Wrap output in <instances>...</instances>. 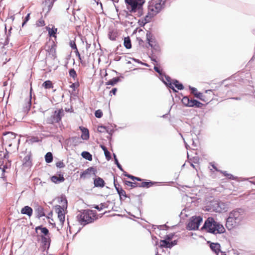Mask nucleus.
<instances>
[{"mask_svg": "<svg viewBox=\"0 0 255 255\" xmlns=\"http://www.w3.org/2000/svg\"><path fill=\"white\" fill-rule=\"evenodd\" d=\"M202 230H205L207 232L216 235L222 234L225 232L224 226L215 221L212 217H209L205 222Z\"/></svg>", "mask_w": 255, "mask_h": 255, "instance_id": "f03ea898", "label": "nucleus"}, {"mask_svg": "<svg viewBox=\"0 0 255 255\" xmlns=\"http://www.w3.org/2000/svg\"><path fill=\"white\" fill-rule=\"evenodd\" d=\"M108 36L112 40H116L117 37V33L114 31H111L109 32Z\"/></svg>", "mask_w": 255, "mask_h": 255, "instance_id": "473e14b6", "label": "nucleus"}, {"mask_svg": "<svg viewBox=\"0 0 255 255\" xmlns=\"http://www.w3.org/2000/svg\"><path fill=\"white\" fill-rule=\"evenodd\" d=\"M38 25L39 26H43L45 25V23H44V21L42 19H39L38 21Z\"/></svg>", "mask_w": 255, "mask_h": 255, "instance_id": "e2e57ef3", "label": "nucleus"}, {"mask_svg": "<svg viewBox=\"0 0 255 255\" xmlns=\"http://www.w3.org/2000/svg\"><path fill=\"white\" fill-rule=\"evenodd\" d=\"M244 218V211L242 209H237L231 212L227 219L226 226L228 229L238 226Z\"/></svg>", "mask_w": 255, "mask_h": 255, "instance_id": "f257e3e1", "label": "nucleus"}, {"mask_svg": "<svg viewBox=\"0 0 255 255\" xmlns=\"http://www.w3.org/2000/svg\"><path fill=\"white\" fill-rule=\"evenodd\" d=\"M40 230L41 233L45 236H47L49 234V231L46 227H43L42 226H39L35 228V232L38 234V231Z\"/></svg>", "mask_w": 255, "mask_h": 255, "instance_id": "4be33fe9", "label": "nucleus"}, {"mask_svg": "<svg viewBox=\"0 0 255 255\" xmlns=\"http://www.w3.org/2000/svg\"><path fill=\"white\" fill-rule=\"evenodd\" d=\"M204 105L200 102L199 101L195 100V103H194V107L196 108H201Z\"/></svg>", "mask_w": 255, "mask_h": 255, "instance_id": "3c124183", "label": "nucleus"}, {"mask_svg": "<svg viewBox=\"0 0 255 255\" xmlns=\"http://www.w3.org/2000/svg\"><path fill=\"white\" fill-rule=\"evenodd\" d=\"M164 3L162 0H152L149 3V10L153 12L152 15H155L162 9Z\"/></svg>", "mask_w": 255, "mask_h": 255, "instance_id": "39448f33", "label": "nucleus"}, {"mask_svg": "<svg viewBox=\"0 0 255 255\" xmlns=\"http://www.w3.org/2000/svg\"><path fill=\"white\" fill-rule=\"evenodd\" d=\"M222 173H223L224 176L227 177L229 179H234V176L231 174L228 173L226 171H220Z\"/></svg>", "mask_w": 255, "mask_h": 255, "instance_id": "de8ad7c7", "label": "nucleus"}, {"mask_svg": "<svg viewBox=\"0 0 255 255\" xmlns=\"http://www.w3.org/2000/svg\"><path fill=\"white\" fill-rule=\"evenodd\" d=\"M60 113L61 112L60 111L58 112L55 111L54 114L46 119V123L48 124H53L54 123H58L61 119Z\"/></svg>", "mask_w": 255, "mask_h": 255, "instance_id": "9b49d317", "label": "nucleus"}, {"mask_svg": "<svg viewBox=\"0 0 255 255\" xmlns=\"http://www.w3.org/2000/svg\"><path fill=\"white\" fill-rule=\"evenodd\" d=\"M60 203L62 204V207L65 208V209H67V201L65 196L63 197L62 196L60 198Z\"/></svg>", "mask_w": 255, "mask_h": 255, "instance_id": "c9c22d12", "label": "nucleus"}, {"mask_svg": "<svg viewBox=\"0 0 255 255\" xmlns=\"http://www.w3.org/2000/svg\"><path fill=\"white\" fill-rule=\"evenodd\" d=\"M54 0H45L43 2L44 6L43 7V11H46V13H47L51 10L53 6Z\"/></svg>", "mask_w": 255, "mask_h": 255, "instance_id": "f8f14e48", "label": "nucleus"}, {"mask_svg": "<svg viewBox=\"0 0 255 255\" xmlns=\"http://www.w3.org/2000/svg\"><path fill=\"white\" fill-rule=\"evenodd\" d=\"M33 210L28 206H26L21 210V213L30 217L32 215Z\"/></svg>", "mask_w": 255, "mask_h": 255, "instance_id": "f3484780", "label": "nucleus"}, {"mask_svg": "<svg viewBox=\"0 0 255 255\" xmlns=\"http://www.w3.org/2000/svg\"><path fill=\"white\" fill-rule=\"evenodd\" d=\"M4 135H6L8 138L12 140L15 139L16 136V134L12 132H8L6 134H4Z\"/></svg>", "mask_w": 255, "mask_h": 255, "instance_id": "f704fd0d", "label": "nucleus"}, {"mask_svg": "<svg viewBox=\"0 0 255 255\" xmlns=\"http://www.w3.org/2000/svg\"><path fill=\"white\" fill-rule=\"evenodd\" d=\"M95 116L97 118H101L103 116V112L101 110L96 111Z\"/></svg>", "mask_w": 255, "mask_h": 255, "instance_id": "a18cd8bd", "label": "nucleus"}, {"mask_svg": "<svg viewBox=\"0 0 255 255\" xmlns=\"http://www.w3.org/2000/svg\"><path fill=\"white\" fill-rule=\"evenodd\" d=\"M41 237L42 242L44 243L45 245H46V243L48 242V238L45 237H44L43 236H41Z\"/></svg>", "mask_w": 255, "mask_h": 255, "instance_id": "0e129e2a", "label": "nucleus"}, {"mask_svg": "<svg viewBox=\"0 0 255 255\" xmlns=\"http://www.w3.org/2000/svg\"><path fill=\"white\" fill-rule=\"evenodd\" d=\"M162 77L163 78V81H162L163 83L169 88L171 89L174 92H176L177 91L175 89L171 82V78L164 73L162 75Z\"/></svg>", "mask_w": 255, "mask_h": 255, "instance_id": "ddd939ff", "label": "nucleus"}, {"mask_svg": "<svg viewBox=\"0 0 255 255\" xmlns=\"http://www.w3.org/2000/svg\"><path fill=\"white\" fill-rule=\"evenodd\" d=\"M192 160V162H193L194 163H196L198 162L199 158L198 157H194L192 159H190Z\"/></svg>", "mask_w": 255, "mask_h": 255, "instance_id": "338daca9", "label": "nucleus"}, {"mask_svg": "<svg viewBox=\"0 0 255 255\" xmlns=\"http://www.w3.org/2000/svg\"><path fill=\"white\" fill-rule=\"evenodd\" d=\"M105 130H106L107 132L110 135V136L112 135L114 131L113 129L110 128L109 127H106ZM107 138L109 139L111 138V136H108Z\"/></svg>", "mask_w": 255, "mask_h": 255, "instance_id": "49530a36", "label": "nucleus"}, {"mask_svg": "<svg viewBox=\"0 0 255 255\" xmlns=\"http://www.w3.org/2000/svg\"><path fill=\"white\" fill-rule=\"evenodd\" d=\"M150 18H151V16H149L148 15H146V17H145L144 20V24H145L148 22H149L150 20Z\"/></svg>", "mask_w": 255, "mask_h": 255, "instance_id": "69168bd1", "label": "nucleus"}, {"mask_svg": "<svg viewBox=\"0 0 255 255\" xmlns=\"http://www.w3.org/2000/svg\"><path fill=\"white\" fill-rule=\"evenodd\" d=\"M108 205L107 203H102L99 205H94L93 208L100 211L104 208H108Z\"/></svg>", "mask_w": 255, "mask_h": 255, "instance_id": "393cba45", "label": "nucleus"}, {"mask_svg": "<svg viewBox=\"0 0 255 255\" xmlns=\"http://www.w3.org/2000/svg\"><path fill=\"white\" fill-rule=\"evenodd\" d=\"M153 185V183L151 181H149V182L144 181V182H142L141 184L138 183V187H143V188H145V187L148 188Z\"/></svg>", "mask_w": 255, "mask_h": 255, "instance_id": "c85d7f7f", "label": "nucleus"}, {"mask_svg": "<svg viewBox=\"0 0 255 255\" xmlns=\"http://www.w3.org/2000/svg\"><path fill=\"white\" fill-rule=\"evenodd\" d=\"M56 165L58 168H64L65 167V164L62 161H58L56 163Z\"/></svg>", "mask_w": 255, "mask_h": 255, "instance_id": "864d4df0", "label": "nucleus"}, {"mask_svg": "<svg viewBox=\"0 0 255 255\" xmlns=\"http://www.w3.org/2000/svg\"><path fill=\"white\" fill-rule=\"evenodd\" d=\"M70 45L72 49L75 50V51L78 49L77 48L76 43L74 41H70Z\"/></svg>", "mask_w": 255, "mask_h": 255, "instance_id": "8fccbe9b", "label": "nucleus"}, {"mask_svg": "<svg viewBox=\"0 0 255 255\" xmlns=\"http://www.w3.org/2000/svg\"><path fill=\"white\" fill-rule=\"evenodd\" d=\"M120 81V77H117L113 78V79L110 80L107 82L106 83V85H112L114 86L118 82Z\"/></svg>", "mask_w": 255, "mask_h": 255, "instance_id": "b1692460", "label": "nucleus"}, {"mask_svg": "<svg viewBox=\"0 0 255 255\" xmlns=\"http://www.w3.org/2000/svg\"><path fill=\"white\" fill-rule=\"evenodd\" d=\"M189 100H190V98L189 97L184 96L182 98L181 102L184 106H185L186 107H188V105H189Z\"/></svg>", "mask_w": 255, "mask_h": 255, "instance_id": "4c0bfd02", "label": "nucleus"}, {"mask_svg": "<svg viewBox=\"0 0 255 255\" xmlns=\"http://www.w3.org/2000/svg\"><path fill=\"white\" fill-rule=\"evenodd\" d=\"M6 168H7V166L6 165H3V164L0 165V169L1 170V171L2 172V177H1L2 178H3V176L4 175V173L5 172V169Z\"/></svg>", "mask_w": 255, "mask_h": 255, "instance_id": "09e8293b", "label": "nucleus"}, {"mask_svg": "<svg viewBox=\"0 0 255 255\" xmlns=\"http://www.w3.org/2000/svg\"><path fill=\"white\" fill-rule=\"evenodd\" d=\"M31 105V95L30 94L29 99L27 101V104L25 108V112H28L29 111Z\"/></svg>", "mask_w": 255, "mask_h": 255, "instance_id": "a19ab883", "label": "nucleus"}, {"mask_svg": "<svg viewBox=\"0 0 255 255\" xmlns=\"http://www.w3.org/2000/svg\"><path fill=\"white\" fill-rule=\"evenodd\" d=\"M127 8L128 11L139 17L143 14L142 5L144 0H125Z\"/></svg>", "mask_w": 255, "mask_h": 255, "instance_id": "7ed1b4c3", "label": "nucleus"}, {"mask_svg": "<svg viewBox=\"0 0 255 255\" xmlns=\"http://www.w3.org/2000/svg\"><path fill=\"white\" fill-rule=\"evenodd\" d=\"M114 158L115 160V163L117 165L118 168L122 171H125L122 166V165L120 164L119 162V161L116 157V155L114 153Z\"/></svg>", "mask_w": 255, "mask_h": 255, "instance_id": "72a5a7b5", "label": "nucleus"}, {"mask_svg": "<svg viewBox=\"0 0 255 255\" xmlns=\"http://www.w3.org/2000/svg\"><path fill=\"white\" fill-rule=\"evenodd\" d=\"M195 100L190 99L189 105H188V107H194V103Z\"/></svg>", "mask_w": 255, "mask_h": 255, "instance_id": "4d7b16f0", "label": "nucleus"}, {"mask_svg": "<svg viewBox=\"0 0 255 255\" xmlns=\"http://www.w3.org/2000/svg\"><path fill=\"white\" fill-rule=\"evenodd\" d=\"M174 85L178 90H181L184 89V86L182 84L179 83V81L177 80H174L172 85Z\"/></svg>", "mask_w": 255, "mask_h": 255, "instance_id": "7c9ffc66", "label": "nucleus"}, {"mask_svg": "<svg viewBox=\"0 0 255 255\" xmlns=\"http://www.w3.org/2000/svg\"><path fill=\"white\" fill-rule=\"evenodd\" d=\"M210 247L211 249L217 254V255H218L220 252H221L220 250L221 246L219 243H211L210 244Z\"/></svg>", "mask_w": 255, "mask_h": 255, "instance_id": "a211bd4d", "label": "nucleus"}, {"mask_svg": "<svg viewBox=\"0 0 255 255\" xmlns=\"http://www.w3.org/2000/svg\"><path fill=\"white\" fill-rule=\"evenodd\" d=\"M106 127L104 126H99L98 128V130L100 132H104V130L106 129Z\"/></svg>", "mask_w": 255, "mask_h": 255, "instance_id": "13d9d810", "label": "nucleus"}, {"mask_svg": "<svg viewBox=\"0 0 255 255\" xmlns=\"http://www.w3.org/2000/svg\"><path fill=\"white\" fill-rule=\"evenodd\" d=\"M45 161L47 163H50L52 162L53 158V155L51 152H47L46 155H45Z\"/></svg>", "mask_w": 255, "mask_h": 255, "instance_id": "a878e982", "label": "nucleus"}, {"mask_svg": "<svg viewBox=\"0 0 255 255\" xmlns=\"http://www.w3.org/2000/svg\"><path fill=\"white\" fill-rule=\"evenodd\" d=\"M154 70L157 72L158 73L160 76L161 77V79L162 80V81H163V78L162 77V75L164 74L163 73H162V70H160L158 67L156 66H154Z\"/></svg>", "mask_w": 255, "mask_h": 255, "instance_id": "c03bdc74", "label": "nucleus"}, {"mask_svg": "<svg viewBox=\"0 0 255 255\" xmlns=\"http://www.w3.org/2000/svg\"><path fill=\"white\" fill-rule=\"evenodd\" d=\"M35 212L36 217L39 219L45 216L44 209L42 206H38L35 209Z\"/></svg>", "mask_w": 255, "mask_h": 255, "instance_id": "6ab92c4d", "label": "nucleus"}, {"mask_svg": "<svg viewBox=\"0 0 255 255\" xmlns=\"http://www.w3.org/2000/svg\"><path fill=\"white\" fill-rule=\"evenodd\" d=\"M31 154L30 152L27 153L23 159V165L25 167H29L32 165L31 159Z\"/></svg>", "mask_w": 255, "mask_h": 255, "instance_id": "4468645a", "label": "nucleus"}, {"mask_svg": "<svg viewBox=\"0 0 255 255\" xmlns=\"http://www.w3.org/2000/svg\"><path fill=\"white\" fill-rule=\"evenodd\" d=\"M124 44L125 47L127 49H130L131 47V41L129 37H125L124 38Z\"/></svg>", "mask_w": 255, "mask_h": 255, "instance_id": "cd10ccee", "label": "nucleus"}, {"mask_svg": "<svg viewBox=\"0 0 255 255\" xmlns=\"http://www.w3.org/2000/svg\"><path fill=\"white\" fill-rule=\"evenodd\" d=\"M118 194L120 196V200H123V197L126 198L127 197L126 193L124 190L123 189H121L120 192L118 193Z\"/></svg>", "mask_w": 255, "mask_h": 255, "instance_id": "37998d69", "label": "nucleus"}, {"mask_svg": "<svg viewBox=\"0 0 255 255\" xmlns=\"http://www.w3.org/2000/svg\"><path fill=\"white\" fill-rule=\"evenodd\" d=\"M46 51L51 58L54 59L56 57V45L54 42L46 44Z\"/></svg>", "mask_w": 255, "mask_h": 255, "instance_id": "0eeeda50", "label": "nucleus"}, {"mask_svg": "<svg viewBox=\"0 0 255 255\" xmlns=\"http://www.w3.org/2000/svg\"><path fill=\"white\" fill-rule=\"evenodd\" d=\"M104 154H105V155L106 156V159L108 160H109L111 159V153L110 152L108 151V150L107 151H106L105 152H104Z\"/></svg>", "mask_w": 255, "mask_h": 255, "instance_id": "6e6d98bb", "label": "nucleus"}, {"mask_svg": "<svg viewBox=\"0 0 255 255\" xmlns=\"http://www.w3.org/2000/svg\"><path fill=\"white\" fill-rule=\"evenodd\" d=\"M64 209H65V208L62 207V206L60 205H57L55 207V212L58 214V218L61 226H62L65 222V216Z\"/></svg>", "mask_w": 255, "mask_h": 255, "instance_id": "1a4fd4ad", "label": "nucleus"}, {"mask_svg": "<svg viewBox=\"0 0 255 255\" xmlns=\"http://www.w3.org/2000/svg\"><path fill=\"white\" fill-rule=\"evenodd\" d=\"M125 184H126L128 186H129L131 187L132 188H134L136 187H138V183H134L132 182L126 180L125 181Z\"/></svg>", "mask_w": 255, "mask_h": 255, "instance_id": "e433bc0d", "label": "nucleus"}, {"mask_svg": "<svg viewBox=\"0 0 255 255\" xmlns=\"http://www.w3.org/2000/svg\"><path fill=\"white\" fill-rule=\"evenodd\" d=\"M82 133L81 135V138L83 140H88L89 138V132L87 128H81Z\"/></svg>", "mask_w": 255, "mask_h": 255, "instance_id": "5701e85b", "label": "nucleus"}, {"mask_svg": "<svg viewBox=\"0 0 255 255\" xmlns=\"http://www.w3.org/2000/svg\"><path fill=\"white\" fill-rule=\"evenodd\" d=\"M146 39L149 45L154 50H158L159 46L156 44L155 38L150 31H147L146 34Z\"/></svg>", "mask_w": 255, "mask_h": 255, "instance_id": "9d476101", "label": "nucleus"}, {"mask_svg": "<svg viewBox=\"0 0 255 255\" xmlns=\"http://www.w3.org/2000/svg\"><path fill=\"white\" fill-rule=\"evenodd\" d=\"M42 86L45 89H50L53 88V87L52 82L50 80H47V81H45L43 83Z\"/></svg>", "mask_w": 255, "mask_h": 255, "instance_id": "c756f323", "label": "nucleus"}, {"mask_svg": "<svg viewBox=\"0 0 255 255\" xmlns=\"http://www.w3.org/2000/svg\"><path fill=\"white\" fill-rule=\"evenodd\" d=\"M75 52L76 53V55L78 57L79 59L80 60H81V57L80 54L78 49L76 50Z\"/></svg>", "mask_w": 255, "mask_h": 255, "instance_id": "774afa93", "label": "nucleus"}, {"mask_svg": "<svg viewBox=\"0 0 255 255\" xmlns=\"http://www.w3.org/2000/svg\"><path fill=\"white\" fill-rule=\"evenodd\" d=\"M189 89L191 91V93L194 95V94H196V92H197V90L196 88L192 87L191 86L189 87Z\"/></svg>", "mask_w": 255, "mask_h": 255, "instance_id": "052dcab7", "label": "nucleus"}, {"mask_svg": "<svg viewBox=\"0 0 255 255\" xmlns=\"http://www.w3.org/2000/svg\"><path fill=\"white\" fill-rule=\"evenodd\" d=\"M174 236V234L173 233L167 235L165 237V240H166L167 241H170L173 238Z\"/></svg>", "mask_w": 255, "mask_h": 255, "instance_id": "603ef678", "label": "nucleus"}, {"mask_svg": "<svg viewBox=\"0 0 255 255\" xmlns=\"http://www.w3.org/2000/svg\"><path fill=\"white\" fill-rule=\"evenodd\" d=\"M96 172L95 168L93 167H89L80 174V178H85L87 175L90 174L92 172L95 174Z\"/></svg>", "mask_w": 255, "mask_h": 255, "instance_id": "2eb2a0df", "label": "nucleus"}, {"mask_svg": "<svg viewBox=\"0 0 255 255\" xmlns=\"http://www.w3.org/2000/svg\"><path fill=\"white\" fill-rule=\"evenodd\" d=\"M214 210L217 212H226L228 209V205L221 201H216L214 203Z\"/></svg>", "mask_w": 255, "mask_h": 255, "instance_id": "6e6552de", "label": "nucleus"}, {"mask_svg": "<svg viewBox=\"0 0 255 255\" xmlns=\"http://www.w3.org/2000/svg\"><path fill=\"white\" fill-rule=\"evenodd\" d=\"M194 96L196 98H198L203 101L206 102L204 99L205 96H204L202 93L196 92V94H194Z\"/></svg>", "mask_w": 255, "mask_h": 255, "instance_id": "79ce46f5", "label": "nucleus"}, {"mask_svg": "<svg viewBox=\"0 0 255 255\" xmlns=\"http://www.w3.org/2000/svg\"><path fill=\"white\" fill-rule=\"evenodd\" d=\"M69 73L70 76L73 78L74 80H75L76 78H77V75L74 69L72 68L70 69Z\"/></svg>", "mask_w": 255, "mask_h": 255, "instance_id": "58836bf2", "label": "nucleus"}, {"mask_svg": "<svg viewBox=\"0 0 255 255\" xmlns=\"http://www.w3.org/2000/svg\"><path fill=\"white\" fill-rule=\"evenodd\" d=\"M170 241H167L166 240H160V245H159V247L160 248H169L171 249L172 246L170 245Z\"/></svg>", "mask_w": 255, "mask_h": 255, "instance_id": "412c9836", "label": "nucleus"}, {"mask_svg": "<svg viewBox=\"0 0 255 255\" xmlns=\"http://www.w3.org/2000/svg\"><path fill=\"white\" fill-rule=\"evenodd\" d=\"M82 156L89 161L92 160V155L88 151H83L81 153Z\"/></svg>", "mask_w": 255, "mask_h": 255, "instance_id": "bb28decb", "label": "nucleus"}, {"mask_svg": "<svg viewBox=\"0 0 255 255\" xmlns=\"http://www.w3.org/2000/svg\"><path fill=\"white\" fill-rule=\"evenodd\" d=\"M159 230H167L169 228L166 225H162L160 226H156Z\"/></svg>", "mask_w": 255, "mask_h": 255, "instance_id": "bf43d9fd", "label": "nucleus"}, {"mask_svg": "<svg viewBox=\"0 0 255 255\" xmlns=\"http://www.w3.org/2000/svg\"><path fill=\"white\" fill-rule=\"evenodd\" d=\"M97 213L95 211L91 210H84L80 211L77 218L81 225L85 226L94 221L97 218Z\"/></svg>", "mask_w": 255, "mask_h": 255, "instance_id": "20e7f679", "label": "nucleus"}, {"mask_svg": "<svg viewBox=\"0 0 255 255\" xmlns=\"http://www.w3.org/2000/svg\"><path fill=\"white\" fill-rule=\"evenodd\" d=\"M104 180L98 177L94 180V185L95 187H103L105 186Z\"/></svg>", "mask_w": 255, "mask_h": 255, "instance_id": "aec40b11", "label": "nucleus"}, {"mask_svg": "<svg viewBox=\"0 0 255 255\" xmlns=\"http://www.w3.org/2000/svg\"><path fill=\"white\" fill-rule=\"evenodd\" d=\"M30 17V13H28L25 16L23 22L22 23V26L23 27L26 23L29 20Z\"/></svg>", "mask_w": 255, "mask_h": 255, "instance_id": "5fc2aeb1", "label": "nucleus"}, {"mask_svg": "<svg viewBox=\"0 0 255 255\" xmlns=\"http://www.w3.org/2000/svg\"><path fill=\"white\" fill-rule=\"evenodd\" d=\"M123 174L124 176L128 177V178L132 179V180H136L138 181H141L142 180V179L141 178H140L139 177H136L133 176L130 174H129L127 173L126 171H124Z\"/></svg>", "mask_w": 255, "mask_h": 255, "instance_id": "2f4dec72", "label": "nucleus"}, {"mask_svg": "<svg viewBox=\"0 0 255 255\" xmlns=\"http://www.w3.org/2000/svg\"><path fill=\"white\" fill-rule=\"evenodd\" d=\"M57 28H49L48 33L49 35L51 37H56L55 35L57 32Z\"/></svg>", "mask_w": 255, "mask_h": 255, "instance_id": "ea45409f", "label": "nucleus"}, {"mask_svg": "<svg viewBox=\"0 0 255 255\" xmlns=\"http://www.w3.org/2000/svg\"><path fill=\"white\" fill-rule=\"evenodd\" d=\"M152 242L154 246L158 245V239L156 237H152Z\"/></svg>", "mask_w": 255, "mask_h": 255, "instance_id": "680f3d73", "label": "nucleus"}, {"mask_svg": "<svg viewBox=\"0 0 255 255\" xmlns=\"http://www.w3.org/2000/svg\"><path fill=\"white\" fill-rule=\"evenodd\" d=\"M202 221V218L200 216L192 217L187 225V229L188 230H197Z\"/></svg>", "mask_w": 255, "mask_h": 255, "instance_id": "423d86ee", "label": "nucleus"}, {"mask_svg": "<svg viewBox=\"0 0 255 255\" xmlns=\"http://www.w3.org/2000/svg\"><path fill=\"white\" fill-rule=\"evenodd\" d=\"M51 180L52 182L55 184L63 182L65 180V178L62 174H60L59 176L56 175L52 176L51 177Z\"/></svg>", "mask_w": 255, "mask_h": 255, "instance_id": "dca6fc26", "label": "nucleus"}]
</instances>
